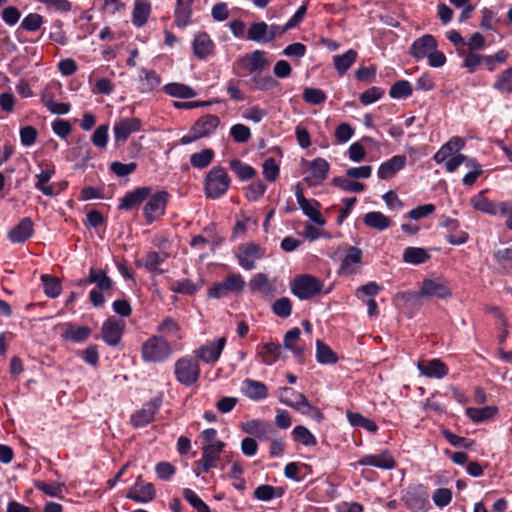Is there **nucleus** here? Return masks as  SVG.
I'll list each match as a JSON object with an SVG mask.
<instances>
[{"label":"nucleus","instance_id":"1","mask_svg":"<svg viewBox=\"0 0 512 512\" xmlns=\"http://www.w3.org/2000/svg\"><path fill=\"white\" fill-rule=\"evenodd\" d=\"M231 185V178L222 166H214L211 168L205 178L203 191L209 199H219L226 194Z\"/></svg>","mask_w":512,"mask_h":512},{"label":"nucleus","instance_id":"2","mask_svg":"<svg viewBox=\"0 0 512 512\" xmlns=\"http://www.w3.org/2000/svg\"><path fill=\"white\" fill-rule=\"evenodd\" d=\"M172 354V345L162 336L153 335L141 345V357L145 363H163Z\"/></svg>","mask_w":512,"mask_h":512},{"label":"nucleus","instance_id":"3","mask_svg":"<svg viewBox=\"0 0 512 512\" xmlns=\"http://www.w3.org/2000/svg\"><path fill=\"white\" fill-rule=\"evenodd\" d=\"M279 400L282 404L294 408L300 413L318 421H321L323 418L322 412L317 407L313 406L304 394L290 387L280 389Z\"/></svg>","mask_w":512,"mask_h":512},{"label":"nucleus","instance_id":"4","mask_svg":"<svg viewBox=\"0 0 512 512\" xmlns=\"http://www.w3.org/2000/svg\"><path fill=\"white\" fill-rule=\"evenodd\" d=\"M246 286L243 276L239 273L228 275L223 281L214 283L208 290L210 298L221 299L229 295H240Z\"/></svg>","mask_w":512,"mask_h":512},{"label":"nucleus","instance_id":"5","mask_svg":"<svg viewBox=\"0 0 512 512\" xmlns=\"http://www.w3.org/2000/svg\"><path fill=\"white\" fill-rule=\"evenodd\" d=\"M323 283L315 276L303 274L290 283L291 292L300 300L311 299L323 291Z\"/></svg>","mask_w":512,"mask_h":512},{"label":"nucleus","instance_id":"6","mask_svg":"<svg viewBox=\"0 0 512 512\" xmlns=\"http://www.w3.org/2000/svg\"><path fill=\"white\" fill-rule=\"evenodd\" d=\"M220 119L213 114H207L200 117L190 128L189 132L185 134L180 143L187 145L195 142L198 139L210 136L219 126Z\"/></svg>","mask_w":512,"mask_h":512},{"label":"nucleus","instance_id":"7","mask_svg":"<svg viewBox=\"0 0 512 512\" xmlns=\"http://www.w3.org/2000/svg\"><path fill=\"white\" fill-rule=\"evenodd\" d=\"M200 366L191 356H183L174 364V375L178 383L190 387L194 385L200 377Z\"/></svg>","mask_w":512,"mask_h":512},{"label":"nucleus","instance_id":"8","mask_svg":"<svg viewBox=\"0 0 512 512\" xmlns=\"http://www.w3.org/2000/svg\"><path fill=\"white\" fill-rule=\"evenodd\" d=\"M224 447L225 443L202 445L201 458L194 462L195 474L198 476L218 467Z\"/></svg>","mask_w":512,"mask_h":512},{"label":"nucleus","instance_id":"9","mask_svg":"<svg viewBox=\"0 0 512 512\" xmlns=\"http://www.w3.org/2000/svg\"><path fill=\"white\" fill-rule=\"evenodd\" d=\"M266 250L255 242H248L238 246L236 254L238 264L245 270L256 268L257 261L265 257Z\"/></svg>","mask_w":512,"mask_h":512},{"label":"nucleus","instance_id":"10","mask_svg":"<svg viewBox=\"0 0 512 512\" xmlns=\"http://www.w3.org/2000/svg\"><path fill=\"white\" fill-rule=\"evenodd\" d=\"M283 34L280 25L267 24L261 21L250 25L247 31V39L257 43H269Z\"/></svg>","mask_w":512,"mask_h":512},{"label":"nucleus","instance_id":"11","mask_svg":"<svg viewBox=\"0 0 512 512\" xmlns=\"http://www.w3.org/2000/svg\"><path fill=\"white\" fill-rule=\"evenodd\" d=\"M168 192L162 190L150 195L143 207V215L147 224H152L165 214L168 202Z\"/></svg>","mask_w":512,"mask_h":512},{"label":"nucleus","instance_id":"12","mask_svg":"<svg viewBox=\"0 0 512 512\" xmlns=\"http://www.w3.org/2000/svg\"><path fill=\"white\" fill-rule=\"evenodd\" d=\"M142 122L136 117L122 118L116 121L113 125V137L116 146L124 144L128 138L140 131Z\"/></svg>","mask_w":512,"mask_h":512},{"label":"nucleus","instance_id":"13","mask_svg":"<svg viewBox=\"0 0 512 512\" xmlns=\"http://www.w3.org/2000/svg\"><path fill=\"white\" fill-rule=\"evenodd\" d=\"M126 323L123 319L110 317L101 327V337L108 346H117L123 336Z\"/></svg>","mask_w":512,"mask_h":512},{"label":"nucleus","instance_id":"14","mask_svg":"<svg viewBox=\"0 0 512 512\" xmlns=\"http://www.w3.org/2000/svg\"><path fill=\"white\" fill-rule=\"evenodd\" d=\"M237 65L250 73L260 74L269 66L267 53L264 50H255L240 57Z\"/></svg>","mask_w":512,"mask_h":512},{"label":"nucleus","instance_id":"15","mask_svg":"<svg viewBox=\"0 0 512 512\" xmlns=\"http://www.w3.org/2000/svg\"><path fill=\"white\" fill-rule=\"evenodd\" d=\"M296 200L305 216L316 225L324 226L326 220L320 213V203L315 199H306L301 188L297 187L295 192Z\"/></svg>","mask_w":512,"mask_h":512},{"label":"nucleus","instance_id":"16","mask_svg":"<svg viewBox=\"0 0 512 512\" xmlns=\"http://www.w3.org/2000/svg\"><path fill=\"white\" fill-rule=\"evenodd\" d=\"M225 345L226 338L218 337L201 345L195 351V355L203 362L213 364L219 360Z\"/></svg>","mask_w":512,"mask_h":512},{"label":"nucleus","instance_id":"17","mask_svg":"<svg viewBox=\"0 0 512 512\" xmlns=\"http://www.w3.org/2000/svg\"><path fill=\"white\" fill-rule=\"evenodd\" d=\"M161 406L160 398H153L145 403L142 408L131 415V424L135 428L150 424Z\"/></svg>","mask_w":512,"mask_h":512},{"label":"nucleus","instance_id":"18","mask_svg":"<svg viewBox=\"0 0 512 512\" xmlns=\"http://www.w3.org/2000/svg\"><path fill=\"white\" fill-rule=\"evenodd\" d=\"M372 466L382 470H392L396 467V461L388 450H383L379 454L365 455L352 466Z\"/></svg>","mask_w":512,"mask_h":512},{"label":"nucleus","instance_id":"19","mask_svg":"<svg viewBox=\"0 0 512 512\" xmlns=\"http://www.w3.org/2000/svg\"><path fill=\"white\" fill-rule=\"evenodd\" d=\"M420 296L445 299L451 296V290L443 278H430L422 282Z\"/></svg>","mask_w":512,"mask_h":512},{"label":"nucleus","instance_id":"20","mask_svg":"<svg viewBox=\"0 0 512 512\" xmlns=\"http://www.w3.org/2000/svg\"><path fill=\"white\" fill-rule=\"evenodd\" d=\"M437 46L435 37L431 34H425L413 41L409 53L413 58L420 60L430 55Z\"/></svg>","mask_w":512,"mask_h":512},{"label":"nucleus","instance_id":"21","mask_svg":"<svg viewBox=\"0 0 512 512\" xmlns=\"http://www.w3.org/2000/svg\"><path fill=\"white\" fill-rule=\"evenodd\" d=\"M241 430L247 434L254 435L260 440H270L275 432L269 422L261 419H252L242 423Z\"/></svg>","mask_w":512,"mask_h":512},{"label":"nucleus","instance_id":"22","mask_svg":"<svg viewBox=\"0 0 512 512\" xmlns=\"http://www.w3.org/2000/svg\"><path fill=\"white\" fill-rule=\"evenodd\" d=\"M248 285L252 293H257L264 297H273L277 292L274 282L264 273L255 274L250 279Z\"/></svg>","mask_w":512,"mask_h":512},{"label":"nucleus","instance_id":"23","mask_svg":"<svg viewBox=\"0 0 512 512\" xmlns=\"http://www.w3.org/2000/svg\"><path fill=\"white\" fill-rule=\"evenodd\" d=\"M33 232V221L29 217H24L8 232V239L14 244L24 243L33 235Z\"/></svg>","mask_w":512,"mask_h":512},{"label":"nucleus","instance_id":"24","mask_svg":"<svg viewBox=\"0 0 512 512\" xmlns=\"http://www.w3.org/2000/svg\"><path fill=\"white\" fill-rule=\"evenodd\" d=\"M156 496V491L151 483H143L140 478L130 488L127 493V498L134 500L138 503H147L152 501Z\"/></svg>","mask_w":512,"mask_h":512},{"label":"nucleus","instance_id":"25","mask_svg":"<svg viewBox=\"0 0 512 512\" xmlns=\"http://www.w3.org/2000/svg\"><path fill=\"white\" fill-rule=\"evenodd\" d=\"M151 194V188L148 186L139 187L127 193L119 204L120 210H132L138 207Z\"/></svg>","mask_w":512,"mask_h":512},{"label":"nucleus","instance_id":"26","mask_svg":"<svg viewBox=\"0 0 512 512\" xmlns=\"http://www.w3.org/2000/svg\"><path fill=\"white\" fill-rule=\"evenodd\" d=\"M56 170L52 164H46L39 173L35 175L36 182L34 187L39 190L43 195L52 197L55 195L53 185H49L48 182L54 176Z\"/></svg>","mask_w":512,"mask_h":512},{"label":"nucleus","instance_id":"27","mask_svg":"<svg viewBox=\"0 0 512 512\" xmlns=\"http://www.w3.org/2000/svg\"><path fill=\"white\" fill-rule=\"evenodd\" d=\"M405 165L406 157L404 155H395L379 166L377 176L379 179H390L402 170Z\"/></svg>","mask_w":512,"mask_h":512},{"label":"nucleus","instance_id":"28","mask_svg":"<svg viewBox=\"0 0 512 512\" xmlns=\"http://www.w3.org/2000/svg\"><path fill=\"white\" fill-rule=\"evenodd\" d=\"M362 262V250L358 247L351 246L347 249L346 255L342 260L339 274L351 275L357 271Z\"/></svg>","mask_w":512,"mask_h":512},{"label":"nucleus","instance_id":"29","mask_svg":"<svg viewBox=\"0 0 512 512\" xmlns=\"http://www.w3.org/2000/svg\"><path fill=\"white\" fill-rule=\"evenodd\" d=\"M61 337L73 343L84 342L90 335L91 329L87 326H77L70 322L61 325Z\"/></svg>","mask_w":512,"mask_h":512},{"label":"nucleus","instance_id":"30","mask_svg":"<svg viewBox=\"0 0 512 512\" xmlns=\"http://www.w3.org/2000/svg\"><path fill=\"white\" fill-rule=\"evenodd\" d=\"M421 375L427 378L442 379L448 373L447 366L439 359H433L427 362H419L417 364Z\"/></svg>","mask_w":512,"mask_h":512},{"label":"nucleus","instance_id":"31","mask_svg":"<svg viewBox=\"0 0 512 512\" xmlns=\"http://www.w3.org/2000/svg\"><path fill=\"white\" fill-rule=\"evenodd\" d=\"M214 42L206 32H201L195 35L192 48L196 57L199 59H206L214 51Z\"/></svg>","mask_w":512,"mask_h":512},{"label":"nucleus","instance_id":"32","mask_svg":"<svg viewBox=\"0 0 512 512\" xmlns=\"http://www.w3.org/2000/svg\"><path fill=\"white\" fill-rule=\"evenodd\" d=\"M241 390L245 396L255 401L265 399L268 395L266 385L252 379H245L242 382Z\"/></svg>","mask_w":512,"mask_h":512},{"label":"nucleus","instance_id":"33","mask_svg":"<svg viewBox=\"0 0 512 512\" xmlns=\"http://www.w3.org/2000/svg\"><path fill=\"white\" fill-rule=\"evenodd\" d=\"M464 145L465 142L462 138L453 137L434 154L433 158L436 163H443L448 156H451L454 152L460 151Z\"/></svg>","mask_w":512,"mask_h":512},{"label":"nucleus","instance_id":"34","mask_svg":"<svg viewBox=\"0 0 512 512\" xmlns=\"http://www.w3.org/2000/svg\"><path fill=\"white\" fill-rule=\"evenodd\" d=\"M358 53L354 49H349L341 55L333 56V64L340 75H344L357 60Z\"/></svg>","mask_w":512,"mask_h":512},{"label":"nucleus","instance_id":"35","mask_svg":"<svg viewBox=\"0 0 512 512\" xmlns=\"http://www.w3.org/2000/svg\"><path fill=\"white\" fill-rule=\"evenodd\" d=\"M366 226L379 231H384L391 226V220L379 211L368 212L363 217Z\"/></svg>","mask_w":512,"mask_h":512},{"label":"nucleus","instance_id":"36","mask_svg":"<svg viewBox=\"0 0 512 512\" xmlns=\"http://www.w3.org/2000/svg\"><path fill=\"white\" fill-rule=\"evenodd\" d=\"M163 90L167 95L181 99H189L197 95V92L192 87L177 82L166 84Z\"/></svg>","mask_w":512,"mask_h":512},{"label":"nucleus","instance_id":"37","mask_svg":"<svg viewBox=\"0 0 512 512\" xmlns=\"http://www.w3.org/2000/svg\"><path fill=\"white\" fill-rule=\"evenodd\" d=\"M403 261L411 265H420L425 263L430 255L426 249L421 247H407L403 251Z\"/></svg>","mask_w":512,"mask_h":512},{"label":"nucleus","instance_id":"38","mask_svg":"<svg viewBox=\"0 0 512 512\" xmlns=\"http://www.w3.org/2000/svg\"><path fill=\"white\" fill-rule=\"evenodd\" d=\"M151 7L146 0H136L132 13V23L136 27H142L148 20Z\"/></svg>","mask_w":512,"mask_h":512},{"label":"nucleus","instance_id":"39","mask_svg":"<svg viewBox=\"0 0 512 512\" xmlns=\"http://www.w3.org/2000/svg\"><path fill=\"white\" fill-rule=\"evenodd\" d=\"M192 2L193 0H188L185 3L182 0H177L174 14L175 24L178 27L183 28L190 23Z\"/></svg>","mask_w":512,"mask_h":512},{"label":"nucleus","instance_id":"40","mask_svg":"<svg viewBox=\"0 0 512 512\" xmlns=\"http://www.w3.org/2000/svg\"><path fill=\"white\" fill-rule=\"evenodd\" d=\"M89 283H94L101 291H107L112 288L113 282L102 269L90 268L88 280Z\"/></svg>","mask_w":512,"mask_h":512},{"label":"nucleus","instance_id":"41","mask_svg":"<svg viewBox=\"0 0 512 512\" xmlns=\"http://www.w3.org/2000/svg\"><path fill=\"white\" fill-rule=\"evenodd\" d=\"M284 494L282 487H274L268 484L258 486L254 490V497L259 501L268 502L274 498H280Z\"/></svg>","mask_w":512,"mask_h":512},{"label":"nucleus","instance_id":"42","mask_svg":"<svg viewBox=\"0 0 512 512\" xmlns=\"http://www.w3.org/2000/svg\"><path fill=\"white\" fill-rule=\"evenodd\" d=\"M497 412L498 408L496 406H485L481 408L470 407L466 409V415L476 423L492 418Z\"/></svg>","mask_w":512,"mask_h":512},{"label":"nucleus","instance_id":"43","mask_svg":"<svg viewBox=\"0 0 512 512\" xmlns=\"http://www.w3.org/2000/svg\"><path fill=\"white\" fill-rule=\"evenodd\" d=\"M329 163L323 158H316L310 164V173L314 179L313 184L324 181L329 172Z\"/></svg>","mask_w":512,"mask_h":512},{"label":"nucleus","instance_id":"44","mask_svg":"<svg viewBox=\"0 0 512 512\" xmlns=\"http://www.w3.org/2000/svg\"><path fill=\"white\" fill-rule=\"evenodd\" d=\"M142 92H150L161 84L160 76L154 70L141 68Z\"/></svg>","mask_w":512,"mask_h":512},{"label":"nucleus","instance_id":"45","mask_svg":"<svg viewBox=\"0 0 512 512\" xmlns=\"http://www.w3.org/2000/svg\"><path fill=\"white\" fill-rule=\"evenodd\" d=\"M347 419L352 426L362 427L365 430L372 432V433H374L378 430V426H377L376 422H374L373 420H371L369 418L364 417L360 413L348 411Z\"/></svg>","mask_w":512,"mask_h":512},{"label":"nucleus","instance_id":"46","mask_svg":"<svg viewBox=\"0 0 512 512\" xmlns=\"http://www.w3.org/2000/svg\"><path fill=\"white\" fill-rule=\"evenodd\" d=\"M230 168L241 181L250 180L256 175V170L252 166L243 163L239 159L232 160Z\"/></svg>","mask_w":512,"mask_h":512},{"label":"nucleus","instance_id":"47","mask_svg":"<svg viewBox=\"0 0 512 512\" xmlns=\"http://www.w3.org/2000/svg\"><path fill=\"white\" fill-rule=\"evenodd\" d=\"M316 359L321 364H334L337 361L333 350L321 340L316 341Z\"/></svg>","mask_w":512,"mask_h":512},{"label":"nucleus","instance_id":"48","mask_svg":"<svg viewBox=\"0 0 512 512\" xmlns=\"http://www.w3.org/2000/svg\"><path fill=\"white\" fill-rule=\"evenodd\" d=\"M493 88L502 94L512 93V68L505 69L499 74Z\"/></svg>","mask_w":512,"mask_h":512},{"label":"nucleus","instance_id":"49","mask_svg":"<svg viewBox=\"0 0 512 512\" xmlns=\"http://www.w3.org/2000/svg\"><path fill=\"white\" fill-rule=\"evenodd\" d=\"M300 335V329L295 327L287 331L283 339L284 348L292 351L297 356H300L303 353V348L296 346V342L299 340Z\"/></svg>","mask_w":512,"mask_h":512},{"label":"nucleus","instance_id":"50","mask_svg":"<svg viewBox=\"0 0 512 512\" xmlns=\"http://www.w3.org/2000/svg\"><path fill=\"white\" fill-rule=\"evenodd\" d=\"M263 351L260 353L261 361L266 365L274 364L281 353V345L277 343H266L262 347Z\"/></svg>","mask_w":512,"mask_h":512},{"label":"nucleus","instance_id":"51","mask_svg":"<svg viewBox=\"0 0 512 512\" xmlns=\"http://www.w3.org/2000/svg\"><path fill=\"white\" fill-rule=\"evenodd\" d=\"M493 257L503 271H512V246L496 250Z\"/></svg>","mask_w":512,"mask_h":512},{"label":"nucleus","instance_id":"52","mask_svg":"<svg viewBox=\"0 0 512 512\" xmlns=\"http://www.w3.org/2000/svg\"><path fill=\"white\" fill-rule=\"evenodd\" d=\"M412 92L413 88L411 83L407 80H400L391 86L389 96L392 99H403L410 97Z\"/></svg>","mask_w":512,"mask_h":512},{"label":"nucleus","instance_id":"53","mask_svg":"<svg viewBox=\"0 0 512 512\" xmlns=\"http://www.w3.org/2000/svg\"><path fill=\"white\" fill-rule=\"evenodd\" d=\"M214 158V151L212 149H204L201 152L193 153L190 156V163L194 168H206Z\"/></svg>","mask_w":512,"mask_h":512},{"label":"nucleus","instance_id":"54","mask_svg":"<svg viewBox=\"0 0 512 512\" xmlns=\"http://www.w3.org/2000/svg\"><path fill=\"white\" fill-rule=\"evenodd\" d=\"M41 280L44 287L45 294L50 298H56L61 294L62 287L61 283L57 278L51 277L50 275L43 274Z\"/></svg>","mask_w":512,"mask_h":512},{"label":"nucleus","instance_id":"55","mask_svg":"<svg viewBox=\"0 0 512 512\" xmlns=\"http://www.w3.org/2000/svg\"><path fill=\"white\" fill-rule=\"evenodd\" d=\"M166 253H158L156 251H150L146 254L143 259L144 267L152 272L162 273V270L157 269L158 265L163 263L166 259Z\"/></svg>","mask_w":512,"mask_h":512},{"label":"nucleus","instance_id":"56","mask_svg":"<svg viewBox=\"0 0 512 512\" xmlns=\"http://www.w3.org/2000/svg\"><path fill=\"white\" fill-rule=\"evenodd\" d=\"M292 436L295 441L302 443L304 446H315L317 444L315 436L302 425L293 429Z\"/></svg>","mask_w":512,"mask_h":512},{"label":"nucleus","instance_id":"57","mask_svg":"<svg viewBox=\"0 0 512 512\" xmlns=\"http://www.w3.org/2000/svg\"><path fill=\"white\" fill-rule=\"evenodd\" d=\"M471 205L475 210L481 211L483 213L492 215L495 213L494 208L496 202L489 200L482 193L471 198Z\"/></svg>","mask_w":512,"mask_h":512},{"label":"nucleus","instance_id":"58","mask_svg":"<svg viewBox=\"0 0 512 512\" xmlns=\"http://www.w3.org/2000/svg\"><path fill=\"white\" fill-rule=\"evenodd\" d=\"M42 103L48 109L49 112L55 115H65L70 111V104L64 102H56L52 99V97L43 95Z\"/></svg>","mask_w":512,"mask_h":512},{"label":"nucleus","instance_id":"59","mask_svg":"<svg viewBox=\"0 0 512 512\" xmlns=\"http://www.w3.org/2000/svg\"><path fill=\"white\" fill-rule=\"evenodd\" d=\"M182 495L197 512H209L208 505L192 489H183Z\"/></svg>","mask_w":512,"mask_h":512},{"label":"nucleus","instance_id":"60","mask_svg":"<svg viewBox=\"0 0 512 512\" xmlns=\"http://www.w3.org/2000/svg\"><path fill=\"white\" fill-rule=\"evenodd\" d=\"M333 184L346 192L357 193L363 191L365 188V185L363 183L352 181L345 177H335L333 179Z\"/></svg>","mask_w":512,"mask_h":512},{"label":"nucleus","instance_id":"61","mask_svg":"<svg viewBox=\"0 0 512 512\" xmlns=\"http://www.w3.org/2000/svg\"><path fill=\"white\" fill-rule=\"evenodd\" d=\"M109 126L102 124L96 128L91 136V141L94 146L100 149H104L108 143Z\"/></svg>","mask_w":512,"mask_h":512},{"label":"nucleus","instance_id":"62","mask_svg":"<svg viewBox=\"0 0 512 512\" xmlns=\"http://www.w3.org/2000/svg\"><path fill=\"white\" fill-rule=\"evenodd\" d=\"M43 23L44 19L40 14L29 13L21 21V28L29 32H34L40 29Z\"/></svg>","mask_w":512,"mask_h":512},{"label":"nucleus","instance_id":"63","mask_svg":"<svg viewBox=\"0 0 512 512\" xmlns=\"http://www.w3.org/2000/svg\"><path fill=\"white\" fill-rule=\"evenodd\" d=\"M326 94L323 90L318 88L307 87L303 92V99L305 102L313 105H318L326 101Z\"/></svg>","mask_w":512,"mask_h":512},{"label":"nucleus","instance_id":"64","mask_svg":"<svg viewBox=\"0 0 512 512\" xmlns=\"http://www.w3.org/2000/svg\"><path fill=\"white\" fill-rule=\"evenodd\" d=\"M273 313L281 318H287L291 315L292 304L289 298L282 297L277 299L272 306Z\"/></svg>","mask_w":512,"mask_h":512}]
</instances>
